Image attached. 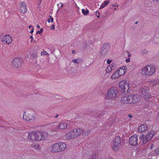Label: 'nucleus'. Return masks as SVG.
Listing matches in <instances>:
<instances>
[{
    "instance_id": "nucleus-1",
    "label": "nucleus",
    "mask_w": 159,
    "mask_h": 159,
    "mask_svg": "<svg viewBox=\"0 0 159 159\" xmlns=\"http://www.w3.org/2000/svg\"><path fill=\"white\" fill-rule=\"evenodd\" d=\"M139 98L137 95H130L127 97H122L121 102L123 103H136L139 100Z\"/></svg>"
},
{
    "instance_id": "nucleus-2",
    "label": "nucleus",
    "mask_w": 159,
    "mask_h": 159,
    "mask_svg": "<svg viewBox=\"0 0 159 159\" xmlns=\"http://www.w3.org/2000/svg\"><path fill=\"white\" fill-rule=\"evenodd\" d=\"M155 71V68L153 66H147L142 69L141 73L144 76H150L154 74Z\"/></svg>"
},
{
    "instance_id": "nucleus-3",
    "label": "nucleus",
    "mask_w": 159,
    "mask_h": 159,
    "mask_svg": "<svg viewBox=\"0 0 159 159\" xmlns=\"http://www.w3.org/2000/svg\"><path fill=\"white\" fill-rule=\"evenodd\" d=\"M146 87L141 89L139 90L140 93L143 99L146 101H150L152 99L151 95L149 92V90L146 89Z\"/></svg>"
},
{
    "instance_id": "nucleus-4",
    "label": "nucleus",
    "mask_w": 159,
    "mask_h": 159,
    "mask_svg": "<svg viewBox=\"0 0 159 159\" xmlns=\"http://www.w3.org/2000/svg\"><path fill=\"white\" fill-rule=\"evenodd\" d=\"M40 131H34L29 133L28 138L33 141H40Z\"/></svg>"
},
{
    "instance_id": "nucleus-5",
    "label": "nucleus",
    "mask_w": 159,
    "mask_h": 159,
    "mask_svg": "<svg viewBox=\"0 0 159 159\" xmlns=\"http://www.w3.org/2000/svg\"><path fill=\"white\" fill-rule=\"evenodd\" d=\"M35 117L34 112L32 110H28L24 112L23 116V119L26 121H30L34 120Z\"/></svg>"
},
{
    "instance_id": "nucleus-6",
    "label": "nucleus",
    "mask_w": 159,
    "mask_h": 159,
    "mask_svg": "<svg viewBox=\"0 0 159 159\" xmlns=\"http://www.w3.org/2000/svg\"><path fill=\"white\" fill-rule=\"evenodd\" d=\"M117 91L115 88H111L107 91V97L109 99L116 98L117 97Z\"/></svg>"
},
{
    "instance_id": "nucleus-7",
    "label": "nucleus",
    "mask_w": 159,
    "mask_h": 159,
    "mask_svg": "<svg viewBox=\"0 0 159 159\" xmlns=\"http://www.w3.org/2000/svg\"><path fill=\"white\" fill-rule=\"evenodd\" d=\"M120 143V137L118 136L115 137L113 142V149L114 151L117 152L119 149Z\"/></svg>"
},
{
    "instance_id": "nucleus-8",
    "label": "nucleus",
    "mask_w": 159,
    "mask_h": 159,
    "mask_svg": "<svg viewBox=\"0 0 159 159\" xmlns=\"http://www.w3.org/2000/svg\"><path fill=\"white\" fill-rule=\"evenodd\" d=\"M119 87L125 92H128L129 89V84L125 80H122L119 83Z\"/></svg>"
},
{
    "instance_id": "nucleus-9",
    "label": "nucleus",
    "mask_w": 159,
    "mask_h": 159,
    "mask_svg": "<svg viewBox=\"0 0 159 159\" xmlns=\"http://www.w3.org/2000/svg\"><path fill=\"white\" fill-rule=\"evenodd\" d=\"M22 61L19 58H15L12 61V66L14 68H18L21 67Z\"/></svg>"
},
{
    "instance_id": "nucleus-10",
    "label": "nucleus",
    "mask_w": 159,
    "mask_h": 159,
    "mask_svg": "<svg viewBox=\"0 0 159 159\" xmlns=\"http://www.w3.org/2000/svg\"><path fill=\"white\" fill-rule=\"evenodd\" d=\"M138 140L137 135H133L129 139V143L131 146H135L138 144Z\"/></svg>"
},
{
    "instance_id": "nucleus-11",
    "label": "nucleus",
    "mask_w": 159,
    "mask_h": 159,
    "mask_svg": "<svg viewBox=\"0 0 159 159\" xmlns=\"http://www.w3.org/2000/svg\"><path fill=\"white\" fill-rule=\"evenodd\" d=\"M83 132L82 129H75L72 130L74 138H76L80 135Z\"/></svg>"
},
{
    "instance_id": "nucleus-12",
    "label": "nucleus",
    "mask_w": 159,
    "mask_h": 159,
    "mask_svg": "<svg viewBox=\"0 0 159 159\" xmlns=\"http://www.w3.org/2000/svg\"><path fill=\"white\" fill-rule=\"evenodd\" d=\"M110 48L109 46L107 44H104L101 50V53L102 55H105L108 52Z\"/></svg>"
},
{
    "instance_id": "nucleus-13",
    "label": "nucleus",
    "mask_w": 159,
    "mask_h": 159,
    "mask_svg": "<svg viewBox=\"0 0 159 159\" xmlns=\"http://www.w3.org/2000/svg\"><path fill=\"white\" fill-rule=\"evenodd\" d=\"M154 133L153 131H149L145 136V139L146 140V141L143 142L144 143H146L148 141L150 140L153 137Z\"/></svg>"
},
{
    "instance_id": "nucleus-14",
    "label": "nucleus",
    "mask_w": 159,
    "mask_h": 159,
    "mask_svg": "<svg viewBox=\"0 0 159 159\" xmlns=\"http://www.w3.org/2000/svg\"><path fill=\"white\" fill-rule=\"evenodd\" d=\"M2 41L9 44L11 43L12 39L11 36L9 35H6L2 37Z\"/></svg>"
},
{
    "instance_id": "nucleus-15",
    "label": "nucleus",
    "mask_w": 159,
    "mask_h": 159,
    "mask_svg": "<svg viewBox=\"0 0 159 159\" xmlns=\"http://www.w3.org/2000/svg\"><path fill=\"white\" fill-rule=\"evenodd\" d=\"M57 146H58V148L59 152H62L65 150L66 148V145L65 143L62 142H59L57 143Z\"/></svg>"
},
{
    "instance_id": "nucleus-16",
    "label": "nucleus",
    "mask_w": 159,
    "mask_h": 159,
    "mask_svg": "<svg viewBox=\"0 0 159 159\" xmlns=\"http://www.w3.org/2000/svg\"><path fill=\"white\" fill-rule=\"evenodd\" d=\"M20 4V12L22 13H25L27 10L26 4L24 2H21Z\"/></svg>"
},
{
    "instance_id": "nucleus-17",
    "label": "nucleus",
    "mask_w": 159,
    "mask_h": 159,
    "mask_svg": "<svg viewBox=\"0 0 159 159\" xmlns=\"http://www.w3.org/2000/svg\"><path fill=\"white\" fill-rule=\"evenodd\" d=\"M40 141H43L46 140L48 138V134L44 132L40 131Z\"/></svg>"
},
{
    "instance_id": "nucleus-18",
    "label": "nucleus",
    "mask_w": 159,
    "mask_h": 159,
    "mask_svg": "<svg viewBox=\"0 0 159 159\" xmlns=\"http://www.w3.org/2000/svg\"><path fill=\"white\" fill-rule=\"evenodd\" d=\"M58 146L57 143L54 144L51 146L50 151L53 152H59Z\"/></svg>"
},
{
    "instance_id": "nucleus-19",
    "label": "nucleus",
    "mask_w": 159,
    "mask_h": 159,
    "mask_svg": "<svg viewBox=\"0 0 159 159\" xmlns=\"http://www.w3.org/2000/svg\"><path fill=\"white\" fill-rule=\"evenodd\" d=\"M147 128V126L146 124H142L139 126L138 131L139 132L142 133L146 130Z\"/></svg>"
},
{
    "instance_id": "nucleus-20",
    "label": "nucleus",
    "mask_w": 159,
    "mask_h": 159,
    "mask_svg": "<svg viewBox=\"0 0 159 159\" xmlns=\"http://www.w3.org/2000/svg\"><path fill=\"white\" fill-rule=\"evenodd\" d=\"M126 68L125 66H123L120 68L119 69H117L118 70V73L120 76L124 75L126 72Z\"/></svg>"
},
{
    "instance_id": "nucleus-21",
    "label": "nucleus",
    "mask_w": 159,
    "mask_h": 159,
    "mask_svg": "<svg viewBox=\"0 0 159 159\" xmlns=\"http://www.w3.org/2000/svg\"><path fill=\"white\" fill-rule=\"evenodd\" d=\"M64 137L65 139H74L73 134L72 133V131H70L68 133L66 134L65 136Z\"/></svg>"
},
{
    "instance_id": "nucleus-22",
    "label": "nucleus",
    "mask_w": 159,
    "mask_h": 159,
    "mask_svg": "<svg viewBox=\"0 0 159 159\" xmlns=\"http://www.w3.org/2000/svg\"><path fill=\"white\" fill-rule=\"evenodd\" d=\"M153 44H159V34L156 35L152 40Z\"/></svg>"
},
{
    "instance_id": "nucleus-23",
    "label": "nucleus",
    "mask_w": 159,
    "mask_h": 159,
    "mask_svg": "<svg viewBox=\"0 0 159 159\" xmlns=\"http://www.w3.org/2000/svg\"><path fill=\"white\" fill-rule=\"evenodd\" d=\"M32 147L34 148V149H37L39 150L41 149V147L39 145L34 143H32L31 144Z\"/></svg>"
},
{
    "instance_id": "nucleus-24",
    "label": "nucleus",
    "mask_w": 159,
    "mask_h": 159,
    "mask_svg": "<svg viewBox=\"0 0 159 159\" xmlns=\"http://www.w3.org/2000/svg\"><path fill=\"white\" fill-rule=\"evenodd\" d=\"M120 76L118 73V70H116V72L112 75L111 78L112 79L118 78Z\"/></svg>"
},
{
    "instance_id": "nucleus-25",
    "label": "nucleus",
    "mask_w": 159,
    "mask_h": 159,
    "mask_svg": "<svg viewBox=\"0 0 159 159\" xmlns=\"http://www.w3.org/2000/svg\"><path fill=\"white\" fill-rule=\"evenodd\" d=\"M67 126V125L65 123H61L58 126V128L61 129H64L66 128Z\"/></svg>"
},
{
    "instance_id": "nucleus-26",
    "label": "nucleus",
    "mask_w": 159,
    "mask_h": 159,
    "mask_svg": "<svg viewBox=\"0 0 159 159\" xmlns=\"http://www.w3.org/2000/svg\"><path fill=\"white\" fill-rule=\"evenodd\" d=\"M109 3V1L108 0H106L104 1V2L102 3L100 7L99 8L100 9H101L104 8V7L107 6Z\"/></svg>"
},
{
    "instance_id": "nucleus-27",
    "label": "nucleus",
    "mask_w": 159,
    "mask_h": 159,
    "mask_svg": "<svg viewBox=\"0 0 159 159\" xmlns=\"http://www.w3.org/2000/svg\"><path fill=\"white\" fill-rule=\"evenodd\" d=\"M72 61L75 64H79L80 63H82L83 61L80 59H75L73 60Z\"/></svg>"
},
{
    "instance_id": "nucleus-28",
    "label": "nucleus",
    "mask_w": 159,
    "mask_h": 159,
    "mask_svg": "<svg viewBox=\"0 0 159 159\" xmlns=\"http://www.w3.org/2000/svg\"><path fill=\"white\" fill-rule=\"evenodd\" d=\"M91 131L90 130L88 129L86 131H84L83 134V136L84 137L87 136L90 133Z\"/></svg>"
},
{
    "instance_id": "nucleus-29",
    "label": "nucleus",
    "mask_w": 159,
    "mask_h": 159,
    "mask_svg": "<svg viewBox=\"0 0 159 159\" xmlns=\"http://www.w3.org/2000/svg\"><path fill=\"white\" fill-rule=\"evenodd\" d=\"M145 137H144V134H141L140 135L139 139L141 141H142V142L143 144H145L146 143H144L143 142L144 141H146V140L145 139Z\"/></svg>"
},
{
    "instance_id": "nucleus-30",
    "label": "nucleus",
    "mask_w": 159,
    "mask_h": 159,
    "mask_svg": "<svg viewBox=\"0 0 159 159\" xmlns=\"http://www.w3.org/2000/svg\"><path fill=\"white\" fill-rule=\"evenodd\" d=\"M112 70L111 67L109 66H108L106 70V73L108 74Z\"/></svg>"
},
{
    "instance_id": "nucleus-31",
    "label": "nucleus",
    "mask_w": 159,
    "mask_h": 159,
    "mask_svg": "<svg viewBox=\"0 0 159 159\" xmlns=\"http://www.w3.org/2000/svg\"><path fill=\"white\" fill-rule=\"evenodd\" d=\"M98 157V156L96 154H93L89 158V159H96Z\"/></svg>"
},
{
    "instance_id": "nucleus-32",
    "label": "nucleus",
    "mask_w": 159,
    "mask_h": 159,
    "mask_svg": "<svg viewBox=\"0 0 159 159\" xmlns=\"http://www.w3.org/2000/svg\"><path fill=\"white\" fill-rule=\"evenodd\" d=\"M82 11L83 14L84 15H87L89 13V11L88 9H83Z\"/></svg>"
},
{
    "instance_id": "nucleus-33",
    "label": "nucleus",
    "mask_w": 159,
    "mask_h": 159,
    "mask_svg": "<svg viewBox=\"0 0 159 159\" xmlns=\"http://www.w3.org/2000/svg\"><path fill=\"white\" fill-rule=\"evenodd\" d=\"M48 54L46 52L44 51L43 52H41V55H48Z\"/></svg>"
},
{
    "instance_id": "nucleus-34",
    "label": "nucleus",
    "mask_w": 159,
    "mask_h": 159,
    "mask_svg": "<svg viewBox=\"0 0 159 159\" xmlns=\"http://www.w3.org/2000/svg\"><path fill=\"white\" fill-rule=\"evenodd\" d=\"M148 52V51L145 49H143L141 52V53L142 55H144L145 54H146Z\"/></svg>"
},
{
    "instance_id": "nucleus-35",
    "label": "nucleus",
    "mask_w": 159,
    "mask_h": 159,
    "mask_svg": "<svg viewBox=\"0 0 159 159\" xmlns=\"http://www.w3.org/2000/svg\"><path fill=\"white\" fill-rule=\"evenodd\" d=\"M43 28H41L40 30L39 31H38L36 32V34H41L43 32Z\"/></svg>"
},
{
    "instance_id": "nucleus-36",
    "label": "nucleus",
    "mask_w": 159,
    "mask_h": 159,
    "mask_svg": "<svg viewBox=\"0 0 159 159\" xmlns=\"http://www.w3.org/2000/svg\"><path fill=\"white\" fill-rule=\"evenodd\" d=\"M37 56L36 53H34L32 54V57L33 58H34L37 57Z\"/></svg>"
},
{
    "instance_id": "nucleus-37",
    "label": "nucleus",
    "mask_w": 159,
    "mask_h": 159,
    "mask_svg": "<svg viewBox=\"0 0 159 159\" xmlns=\"http://www.w3.org/2000/svg\"><path fill=\"white\" fill-rule=\"evenodd\" d=\"M155 152L156 154H159V148L156 149Z\"/></svg>"
},
{
    "instance_id": "nucleus-38",
    "label": "nucleus",
    "mask_w": 159,
    "mask_h": 159,
    "mask_svg": "<svg viewBox=\"0 0 159 159\" xmlns=\"http://www.w3.org/2000/svg\"><path fill=\"white\" fill-rule=\"evenodd\" d=\"M96 15L98 18L100 17L99 12L98 11H97L96 13Z\"/></svg>"
},
{
    "instance_id": "nucleus-39",
    "label": "nucleus",
    "mask_w": 159,
    "mask_h": 159,
    "mask_svg": "<svg viewBox=\"0 0 159 159\" xmlns=\"http://www.w3.org/2000/svg\"><path fill=\"white\" fill-rule=\"evenodd\" d=\"M55 25L54 24H53L52 25L51 27H50L51 29L54 30L55 29Z\"/></svg>"
},
{
    "instance_id": "nucleus-40",
    "label": "nucleus",
    "mask_w": 159,
    "mask_h": 159,
    "mask_svg": "<svg viewBox=\"0 0 159 159\" xmlns=\"http://www.w3.org/2000/svg\"><path fill=\"white\" fill-rule=\"evenodd\" d=\"M42 0H39L38 2V3L39 5H40Z\"/></svg>"
},
{
    "instance_id": "nucleus-41",
    "label": "nucleus",
    "mask_w": 159,
    "mask_h": 159,
    "mask_svg": "<svg viewBox=\"0 0 159 159\" xmlns=\"http://www.w3.org/2000/svg\"><path fill=\"white\" fill-rule=\"evenodd\" d=\"M49 17L50 18V20H51V22H52L53 21V18L51 16H49Z\"/></svg>"
},
{
    "instance_id": "nucleus-42",
    "label": "nucleus",
    "mask_w": 159,
    "mask_h": 159,
    "mask_svg": "<svg viewBox=\"0 0 159 159\" xmlns=\"http://www.w3.org/2000/svg\"><path fill=\"white\" fill-rule=\"evenodd\" d=\"M130 61V59L129 58H128V59H126V62L127 63L129 62Z\"/></svg>"
},
{
    "instance_id": "nucleus-43",
    "label": "nucleus",
    "mask_w": 159,
    "mask_h": 159,
    "mask_svg": "<svg viewBox=\"0 0 159 159\" xmlns=\"http://www.w3.org/2000/svg\"><path fill=\"white\" fill-rule=\"evenodd\" d=\"M34 28H32V30H31V31H30V32L31 33H32L34 32Z\"/></svg>"
},
{
    "instance_id": "nucleus-44",
    "label": "nucleus",
    "mask_w": 159,
    "mask_h": 159,
    "mask_svg": "<svg viewBox=\"0 0 159 159\" xmlns=\"http://www.w3.org/2000/svg\"><path fill=\"white\" fill-rule=\"evenodd\" d=\"M111 61L109 60H107V63L108 64H110L111 63Z\"/></svg>"
},
{
    "instance_id": "nucleus-45",
    "label": "nucleus",
    "mask_w": 159,
    "mask_h": 159,
    "mask_svg": "<svg viewBox=\"0 0 159 159\" xmlns=\"http://www.w3.org/2000/svg\"><path fill=\"white\" fill-rule=\"evenodd\" d=\"M30 38L31 39V41H32L33 40V38L32 35H31L30 36Z\"/></svg>"
},
{
    "instance_id": "nucleus-46",
    "label": "nucleus",
    "mask_w": 159,
    "mask_h": 159,
    "mask_svg": "<svg viewBox=\"0 0 159 159\" xmlns=\"http://www.w3.org/2000/svg\"><path fill=\"white\" fill-rule=\"evenodd\" d=\"M152 82V84H153V83H157V80H154Z\"/></svg>"
},
{
    "instance_id": "nucleus-47",
    "label": "nucleus",
    "mask_w": 159,
    "mask_h": 159,
    "mask_svg": "<svg viewBox=\"0 0 159 159\" xmlns=\"http://www.w3.org/2000/svg\"><path fill=\"white\" fill-rule=\"evenodd\" d=\"M75 52V51L74 50H73L72 51V53L73 54Z\"/></svg>"
},
{
    "instance_id": "nucleus-48",
    "label": "nucleus",
    "mask_w": 159,
    "mask_h": 159,
    "mask_svg": "<svg viewBox=\"0 0 159 159\" xmlns=\"http://www.w3.org/2000/svg\"><path fill=\"white\" fill-rule=\"evenodd\" d=\"M29 28H33V26L31 25H30L29 26Z\"/></svg>"
},
{
    "instance_id": "nucleus-49",
    "label": "nucleus",
    "mask_w": 159,
    "mask_h": 159,
    "mask_svg": "<svg viewBox=\"0 0 159 159\" xmlns=\"http://www.w3.org/2000/svg\"><path fill=\"white\" fill-rule=\"evenodd\" d=\"M128 117L129 118H132V116L130 115H129Z\"/></svg>"
},
{
    "instance_id": "nucleus-50",
    "label": "nucleus",
    "mask_w": 159,
    "mask_h": 159,
    "mask_svg": "<svg viewBox=\"0 0 159 159\" xmlns=\"http://www.w3.org/2000/svg\"><path fill=\"white\" fill-rule=\"evenodd\" d=\"M50 19H48V22H50L51 21H50Z\"/></svg>"
},
{
    "instance_id": "nucleus-51",
    "label": "nucleus",
    "mask_w": 159,
    "mask_h": 159,
    "mask_svg": "<svg viewBox=\"0 0 159 159\" xmlns=\"http://www.w3.org/2000/svg\"><path fill=\"white\" fill-rule=\"evenodd\" d=\"M37 28L38 29H40V27L39 25H37Z\"/></svg>"
},
{
    "instance_id": "nucleus-52",
    "label": "nucleus",
    "mask_w": 159,
    "mask_h": 159,
    "mask_svg": "<svg viewBox=\"0 0 159 159\" xmlns=\"http://www.w3.org/2000/svg\"><path fill=\"white\" fill-rule=\"evenodd\" d=\"M58 115L57 114V115H56V116L55 117V118H57L58 117Z\"/></svg>"
},
{
    "instance_id": "nucleus-53",
    "label": "nucleus",
    "mask_w": 159,
    "mask_h": 159,
    "mask_svg": "<svg viewBox=\"0 0 159 159\" xmlns=\"http://www.w3.org/2000/svg\"><path fill=\"white\" fill-rule=\"evenodd\" d=\"M153 1H155V2H159V0H152Z\"/></svg>"
},
{
    "instance_id": "nucleus-54",
    "label": "nucleus",
    "mask_w": 159,
    "mask_h": 159,
    "mask_svg": "<svg viewBox=\"0 0 159 159\" xmlns=\"http://www.w3.org/2000/svg\"><path fill=\"white\" fill-rule=\"evenodd\" d=\"M112 7H115L116 6V5L115 4H112Z\"/></svg>"
},
{
    "instance_id": "nucleus-55",
    "label": "nucleus",
    "mask_w": 159,
    "mask_h": 159,
    "mask_svg": "<svg viewBox=\"0 0 159 159\" xmlns=\"http://www.w3.org/2000/svg\"><path fill=\"white\" fill-rule=\"evenodd\" d=\"M116 9H116V8H114V10H116Z\"/></svg>"
},
{
    "instance_id": "nucleus-56",
    "label": "nucleus",
    "mask_w": 159,
    "mask_h": 159,
    "mask_svg": "<svg viewBox=\"0 0 159 159\" xmlns=\"http://www.w3.org/2000/svg\"><path fill=\"white\" fill-rule=\"evenodd\" d=\"M138 22H136L135 23V24H138Z\"/></svg>"
},
{
    "instance_id": "nucleus-57",
    "label": "nucleus",
    "mask_w": 159,
    "mask_h": 159,
    "mask_svg": "<svg viewBox=\"0 0 159 159\" xmlns=\"http://www.w3.org/2000/svg\"><path fill=\"white\" fill-rule=\"evenodd\" d=\"M130 55V54H129V55H128V56L129 57Z\"/></svg>"
},
{
    "instance_id": "nucleus-58",
    "label": "nucleus",
    "mask_w": 159,
    "mask_h": 159,
    "mask_svg": "<svg viewBox=\"0 0 159 159\" xmlns=\"http://www.w3.org/2000/svg\"><path fill=\"white\" fill-rule=\"evenodd\" d=\"M118 6H119V5H117L116 6V7H118Z\"/></svg>"
},
{
    "instance_id": "nucleus-59",
    "label": "nucleus",
    "mask_w": 159,
    "mask_h": 159,
    "mask_svg": "<svg viewBox=\"0 0 159 159\" xmlns=\"http://www.w3.org/2000/svg\"><path fill=\"white\" fill-rule=\"evenodd\" d=\"M155 85V84H153V86H155V85Z\"/></svg>"
},
{
    "instance_id": "nucleus-60",
    "label": "nucleus",
    "mask_w": 159,
    "mask_h": 159,
    "mask_svg": "<svg viewBox=\"0 0 159 159\" xmlns=\"http://www.w3.org/2000/svg\"><path fill=\"white\" fill-rule=\"evenodd\" d=\"M63 5L62 4L61 5V7H62V6Z\"/></svg>"
}]
</instances>
